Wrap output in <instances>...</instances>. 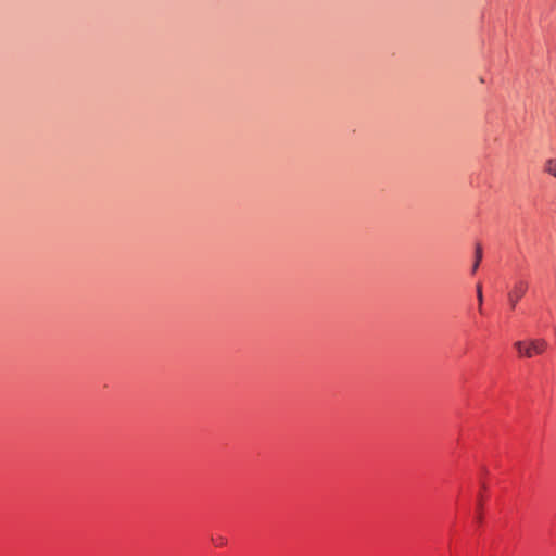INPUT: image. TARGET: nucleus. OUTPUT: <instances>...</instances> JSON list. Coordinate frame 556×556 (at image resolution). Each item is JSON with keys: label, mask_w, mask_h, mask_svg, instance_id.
Masks as SVG:
<instances>
[{"label": "nucleus", "mask_w": 556, "mask_h": 556, "mask_svg": "<svg viewBox=\"0 0 556 556\" xmlns=\"http://www.w3.org/2000/svg\"><path fill=\"white\" fill-rule=\"evenodd\" d=\"M481 258H482V248H481V245L478 244L476 248V260H475V264L472 266L473 273L478 269Z\"/></svg>", "instance_id": "4"}, {"label": "nucleus", "mask_w": 556, "mask_h": 556, "mask_svg": "<svg viewBox=\"0 0 556 556\" xmlns=\"http://www.w3.org/2000/svg\"><path fill=\"white\" fill-rule=\"evenodd\" d=\"M477 299L479 303V312L482 313L483 294L482 287L480 283L477 285Z\"/></svg>", "instance_id": "5"}, {"label": "nucleus", "mask_w": 556, "mask_h": 556, "mask_svg": "<svg viewBox=\"0 0 556 556\" xmlns=\"http://www.w3.org/2000/svg\"><path fill=\"white\" fill-rule=\"evenodd\" d=\"M544 170L556 178V159H548L544 164Z\"/></svg>", "instance_id": "3"}, {"label": "nucleus", "mask_w": 556, "mask_h": 556, "mask_svg": "<svg viewBox=\"0 0 556 556\" xmlns=\"http://www.w3.org/2000/svg\"><path fill=\"white\" fill-rule=\"evenodd\" d=\"M213 542H215L217 546H223L225 544V540L223 538H220L216 541L213 539Z\"/></svg>", "instance_id": "6"}, {"label": "nucleus", "mask_w": 556, "mask_h": 556, "mask_svg": "<svg viewBox=\"0 0 556 556\" xmlns=\"http://www.w3.org/2000/svg\"><path fill=\"white\" fill-rule=\"evenodd\" d=\"M548 343L545 339H531L528 342L517 341L514 346L520 357L531 358L544 353Z\"/></svg>", "instance_id": "1"}, {"label": "nucleus", "mask_w": 556, "mask_h": 556, "mask_svg": "<svg viewBox=\"0 0 556 556\" xmlns=\"http://www.w3.org/2000/svg\"><path fill=\"white\" fill-rule=\"evenodd\" d=\"M528 282L525 280H517L508 292V301L511 308L516 307L518 301L526 294L528 290Z\"/></svg>", "instance_id": "2"}]
</instances>
